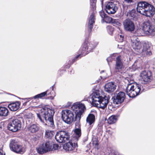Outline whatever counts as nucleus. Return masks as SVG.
I'll return each instance as SVG.
<instances>
[{"label":"nucleus","instance_id":"1a4fd4ad","mask_svg":"<svg viewBox=\"0 0 155 155\" xmlns=\"http://www.w3.org/2000/svg\"><path fill=\"white\" fill-rule=\"evenodd\" d=\"M61 115L62 118L65 123L70 124L73 122L74 114L71 110H63Z\"/></svg>","mask_w":155,"mask_h":155},{"label":"nucleus","instance_id":"39448f33","mask_svg":"<svg viewBox=\"0 0 155 155\" xmlns=\"http://www.w3.org/2000/svg\"><path fill=\"white\" fill-rule=\"evenodd\" d=\"M144 34L150 36H154L155 34V27L148 21L143 23V28H138L135 31V35L138 36H143Z\"/></svg>","mask_w":155,"mask_h":155},{"label":"nucleus","instance_id":"ddd939ff","mask_svg":"<svg viewBox=\"0 0 155 155\" xmlns=\"http://www.w3.org/2000/svg\"><path fill=\"white\" fill-rule=\"evenodd\" d=\"M72 140L68 143L64 144L63 146V148L66 151L69 153L76 152L77 151L78 145L77 142H74Z\"/></svg>","mask_w":155,"mask_h":155},{"label":"nucleus","instance_id":"393cba45","mask_svg":"<svg viewBox=\"0 0 155 155\" xmlns=\"http://www.w3.org/2000/svg\"><path fill=\"white\" fill-rule=\"evenodd\" d=\"M75 136L73 137V140H74L75 142L78 140L79 138L81 137V130L80 128H75L74 130Z\"/></svg>","mask_w":155,"mask_h":155},{"label":"nucleus","instance_id":"c9c22d12","mask_svg":"<svg viewBox=\"0 0 155 155\" xmlns=\"http://www.w3.org/2000/svg\"><path fill=\"white\" fill-rule=\"evenodd\" d=\"M124 39L123 34H121V35H119L117 38V40L119 42H122Z\"/></svg>","mask_w":155,"mask_h":155},{"label":"nucleus","instance_id":"4468645a","mask_svg":"<svg viewBox=\"0 0 155 155\" xmlns=\"http://www.w3.org/2000/svg\"><path fill=\"white\" fill-rule=\"evenodd\" d=\"M88 43V41H86L84 42L79 50V53L80 54L76 56L74 59L72 60V64L76 60L81 58L82 57L85 56L89 52V51L87 48Z\"/></svg>","mask_w":155,"mask_h":155},{"label":"nucleus","instance_id":"a211bd4d","mask_svg":"<svg viewBox=\"0 0 155 155\" xmlns=\"http://www.w3.org/2000/svg\"><path fill=\"white\" fill-rule=\"evenodd\" d=\"M105 7L106 12L109 14H114L118 9L117 5L112 2H108Z\"/></svg>","mask_w":155,"mask_h":155},{"label":"nucleus","instance_id":"5701e85b","mask_svg":"<svg viewBox=\"0 0 155 155\" xmlns=\"http://www.w3.org/2000/svg\"><path fill=\"white\" fill-rule=\"evenodd\" d=\"M131 44L132 48L135 51L140 50L142 47L141 42L137 41L136 39L133 40L131 39Z\"/></svg>","mask_w":155,"mask_h":155},{"label":"nucleus","instance_id":"c03bdc74","mask_svg":"<svg viewBox=\"0 0 155 155\" xmlns=\"http://www.w3.org/2000/svg\"><path fill=\"white\" fill-rule=\"evenodd\" d=\"M104 72V71H101V73L102 72Z\"/></svg>","mask_w":155,"mask_h":155},{"label":"nucleus","instance_id":"a878e982","mask_svg":"<svg viewBox=\"0 0 155 155\" xmlns=\"http://www.w3.org/2000/svg\"><path fill=\"white\" fill-rule=\"evenodd\" d=\"M9 111L6 107H0V116L6 117L8 114Z\"/></svg>","mask_w":155,"mask_h":155},{"label":"nucleus","instance_id":"4be33fe9","mask_svg":"<svg viewBox=\"0 0 155 155\" xmlns=\"http://www.w3.org/2000/svg\"><path fill=\"white\" fill-rule=\"evenodd\" d=\"M20 104V101H16L15 102H13L9 104L8 107L11 110L15 111H17L19 109Z\"/></svg>","mask_w":155,"mask_h":155},{"label":"nucleus","instance_id":"bb28decb","mask_svg":"<svg viewBox=\"0 0 155 155\" xmlns=\"http://www.w3.org/2000/svg\"><path fill=\"white\" fill-rule=\"evenodd\" d=\"M95 117L93 114H89L87 118L86 121L87 123L89 125L92 124L95 121Z\"/></svg>","mask_w":155,"mask_h":155},{"label":"nucleus","instance_id":"473e14b6","mask_svg":"<svg viewBox=\"0 0 155 155\" xmlns=\"http://www.w3.org/2000/svg\"><path fill=\"white\" fill-rule=\"evenodd\" d=\"M107 28L109 34L112 35L114 30V28L110 26H108L107 27Z\"/></svg>","mask_w":155,"mask_h":155},{"label":"nucleus","instance_id":"aec40b11","mask_svg":"<svg viewBox=\"0 0 155 155\" xmlns=\"http://www.w3.org/2000/svg\"><path fill=\"white\" fill-rule=\"evenodd\" d=\"M151 44L149 42H145L143 45V49L141 52L142 55L143 56H148L152 54L151 51L150 49Z\"/></svg>","mask_w":155,"mask_h":155},{"label":"nucleus","instance_id":"6e6552de","mask_svg":"<svg viewBox=\"0 0 155 155\" xmlns=\"http://www.w3.org/2000/svg\"><path fill=\"white\" fill-rule=\"evenodd\" d=\"M96 2L95 0H91L90 1V5L93 12L89 18L87 27V30L89 35L91 32L93 24L95 22L94 14L96 8Z\"/></svg>","mask_w":155,"mask_h":155},{"label":"nucleus","instance_id":"7ed1b4c3","mask_svg":"<svg viewBox=\"0 0 155 155\" xmlns=\"http://www.w3.org/2000/svg\"><path fill=\"white\" fill-rule=\"evenodd\" d=\"M93 104L102 109L106 107L109 102V96L102 97L97 92H94L90 96Z\"/></svg>","mask_w":155,"mask_h":155},{"label":"nucleus","instance_id":"2f4dec72","mask_svg":"<svg viewBox=\"0 0 155 155\" xmlns=\"http://www.w3.org/2000/svg\"><path fill=\"white\" fill-rule=\"evenodd\" d=\"M96 45L95 44H94L93 43L91 42L89 43L88 42L87 48L88 49L89 51V52L91 51L92 50L95 48L96 47Z\"/></svg>","mask_w":155,"mask_h":155},{"label":"nucleus","instance_id":"412c9836","mask_svg":"<svg viewBox=\"0 0 155 155\" xmlns=\"http://www.w3.org/2000/svg\"><path fill=\"white\" fill-rule=\"evenodd\" d=\"M116 87V85L114 82H109L105 85L104 90L106 92L111 93L115 90Z\"/></svg>","mask_w":155,"mask_h":155},{"label":"nucleus","instance_id":"cd10ccee","mask_svg":"<svg viewBox=\"0 0 155 155\" xmlns=\"http://www.w3.org/2000/svg\"><path fill=\"white\" fill-rule=\"evenodd\" d=\"M136 15V11L135 9H132L131 11H130L127 13V16L129 18L128 19L130 18V19L131 20L135 18Z\"/></svg>","mask_w":155,"mask_h":155},{"label":"nucleus","instance_id":"7c9ffc66","mask_svg":"<svg viewBox=\"0 0 155 155\" xmlns=\"http://www.w3.org/2000/svg\"><path fill=\"white\" fill-rule=\"evenodd\" d=\"M48 91H46L44 92L41 93L40 94H38L37 95H36L34 97H31V98H34L35 99L40 98H41L42 97L45 96V95H47Z\"/></svg>","mask_w":155,"mask_h":155},{"label":"nucleus","instance_id":"79ce46f5","mask_svg":"<svg viewBox=\"0 0 155 155\" xmlns=\"http://www.w3.org/2000/svg\"><path fill=\"white\" fill-rule=\"evenodd\" d=\"M0 155H3V153H2L1 152H0Z\"/></svg>","mask_w":155,"mask_h":155},{"label":"nucleus","instance_id":"6ab92c4d","mask_svg":"<svg viewBox=\"0 0 155 155\" xmlns=\"http://www.w3.org/2000/svg\"><path fill=\"white\" fill-rule=\"evenodd\" d=\"M124 68V64L121 57L120 55L117 56L116 58L115 65V71L116 72H120Z\"/></svg>","mask_w":155,"mask_h":155},{"label":"nucleus","instance_id":"c756f323","mask_svg":"<svg viewBox=\"0 0 155 155\" xmlns=\"http://www.w3.org/2000/svg\"><path fill=\"white\" fill-rule=\"evenodd\" d=\"M117 120V117L115 115L110 116L107 119V123L109 124H112L116 123Z\"/></svg>","mask_w":155,"mask_h":155},{"label":"nucleus","instance_id":"b1692460","mask_svg":"<svg viewBox=\"0 0 155 155\" xmlns=\"http://www.w3.org/2000/svg\"><path fill=\"white\" fill-rule=\"evenodd\" d=\"M28 130L31 133H34L39 130V127L37 124H33L29 126L28 127Z\"/></svg>","mask_w":155,"mask_h":155},{"label":"nucleus","instance_id":"f704fd0d","mask_svg":"<svg viewBox=\"0 0 155 155\" xmlns=\"http://www.w3.org/2000/svg\"><path fill=\"white\" fill-rule=\"evenodd\" d=\"M115 54H111L110 56L108 58H107V62L108 63V65H109V62H111L113 60V59H114V55Z\"/></svg>","mask_w":155,"mask_h":155},{"label":"nucleus","instance_id":"9b49d317","mask_svg":"<svg viewBox=\"0 0 155 155\" xmlns=\"http://www.w3.org/2000/svg\"><path fill=\"white\" fill-rule=\"evenodd\" d=\"M140 81L142 84H145L150 82L152 79V73L150 71H143L140 73Z\"/></svg>","mask_w":155,"mask_h":155},{"label":"nucleus","instance_id":"ea45409f","mask_svg":"<svg viewBox=\"0 0 155 155\" xmlns=\"http://www.w3.org/2000/svg\"><path fill=\"white\" fill-rule=\"evenodd\" d=\"M70 66L71 65L70 64H68L66 65L65 67L66 68H70Z\"/></svg>","mask_w":155,"mask_h":155},{"label":"nucleus","instance_id":"4c0bfd02","mask_svg":"<svg viewBox=\"0 0 155 155\" xmlns=\"http://www.w3.org/2000/svg\"><path fill=\"white\" fill-rule=\"evenodd\" d=\"M127 4H130L134 2L135 0H123Z\"/></svg>","mask_w":155,"mask_h":155},{"label":"nucleus","instance_id":"a19ab883","mask_svg":"<svg viewBox=\"0 0 155 155\" xmlns=\"http://www.w3.org/2000/svg\"><path fill=\"white\" fill-rule=\"evenodd\" d=\"M69 72H70V73L71 74L72 73H74V71L73 70H71Z\"/></svg>","mask_w":155,"mask_h":155},{"label":"nucleus","instance_id":"2eb2a0df","mask_svg":"<svg viewBox=\"0 0 155 155\" xmlns=\"http://www.w3.org/2000/svg\"><path fill=\"white\" fill-rule=\"evenodd\" d=\"M124 29L126 31L132 33L135 28L134 23L130 19H127L123 22Z\"/></svg>","mask_w":155,"mask_h":155},{"label":"nucleus","instance_id":"0eeeda50","mask_svg":"<svg viewBox=\"0 0 155 155\" xmlns=\"http://www.w3.org/2000/svg\"><path fill=\"white\" fill-rule=\"evenodd\" d=\"M58 146L57 144H52L49 142H47L45 143L40 145L36 148L37 152L40 154H42L53 150L58 149Z\"/></svg>","mask_w":155,"mask_h":155},{"label":"nucleus","instance_id":"423d86ee","mask_svg":"<svg viewBox=\"0 0 155 155\" xmlns=\"http://www.w3.org/2000/svg\"><path fill=\"white\" fill-rule=\"evenodd\" d=\"M71 109L74 112L75 114V128H80V120L81 115L85 109V106L82 103L76 102L73 104L71 107Z\"/></svg>","mask_w":155,"mask_h":155},{"label":"nucleus","instance_id":"58836bf2","mask_svg":"<svg viewBox=\"0 0 155 155\" xmlns=\"http://www.w3.org/2000/svg\"><path fill=\"white\" fill-rule=\"evenodd\" d=\"M109 155H118V154L117 153H110Z\"/></svg>","mask_w":155,"mask_h":155},{"label":"nucleus","instance_id":"f3484780","mask_svg":"<svg viewBox=\"0 0 155 155\" xmlns=\"http://www.w3.org/2000/svg\"><path fill=\"white\" fill-rule=\"evenodd\" d=\"M125 98V93L123 92H119L114 94L113 97V102L115 104H120L124 101Z\"/></svg>","mask_w":155,"mask_h":155},{"label":"nucleus","instance_id":"f8f14e48","mask_svg":"<svg viewBox=\"0 0 155 155\" xmlns=\"http://www.w3.org/2000/svg\"><path fill=\"white\" fill-rule=\"evenodd\" d=\"M21 121L17 119L11 120L8 125V129L13 132H15L20 130L21 127Z\"/></svg>","mask_w":155,"mask_h":155},{"label":"nucleus","instance_id":"37998d69","mask_svg":"<svg viewBox=\"0 0 155 155\" xmlns=\"http://www.w3.org/2000/svg\"><path fill=\"white\" fill-rule=\"evenodd\" d=\"M51 88L53 90V86H52L51 87Z\"/></svg>","mask_w":155,"mask_h":155},{"label":"nucleus","instance_id":"9d476101","mask_svg":"<svg viewBox=\"0 0 155 155\" xmlns=\"http://www.w3.org/2000/svg\"><path fill=\"white\" fill-rule=\"evenodd\" d=\"M70 136V134L68 132L62 130L59 131L56 133L55 138L57 141L59 143H64L69 140Z\"/></svg>","mask_w":155,"mask_h":155},{"label":"nucleus","instance_id":"dca6fc26","mask_svg":"<svg viewBox=\"0 0 155 155\" xmlns=\"http://www.w3.org/2000/svg\"><path fill=\"white\" fill-rule=\"evenodd\" d=\"M11 150L17 153L23 154L24 153L22 147L15 140H12L10 144Z\"/></svg>","mask_w":155,"mask_h":155},{"label":"nucleus","instance_id":"72a5a7b5","mask_svg":"<svg viewBox=\"0 0 155 155\" xmlns=\"http://www.w3.org/2000/svg\"><path fill=\"white\" fill-rule=\"evenodd\" d=\"M45 137L46 138L49 139H51L53 136L51 132L49 130L46 131L45 132Z\"/></svg>","mask_w":155,"mask_h":155},{"label":"nucleus","instance_id":"f03ea898","mask_svg":"<svg viewBox=\"0 0 155 155\" xmlns=\"http://www.w3.org/2000/svg\"><path fill=\"white\" fill-rule=\"evenodd\" d=\"M137 12L143 15L152 17L155 14V8L152 5L146 1H142L137 4Z\"/></svg>","mask_w":155,"mask_h":155},{"label":"nucleus","instance_id":"e433bc0d","mask_svg":"<svg viewBox=\"0 0 155 155\" xmlns=\"http://www.w3.org/2000/svg\"><path fill=\"white\" fill-rule=\"evenodd\" d=\"M99 14L101 18L103 19L104 18H105L107 16L106 14L103 10H101L99 12Z\"/></svg>","mask_w":155,"mask_h":155},{"label":"nucleus","instance_id":"c85d7f7f","mask_svg":"<svg viewBox=\"0 0 155 155\" xmlns=\"http://www.w3.org/2000/svg\"><path fill=\"white\" fill-rule=\"evenodd\" d=\"M109 20H110V21L111 22L114 26L117 27L118 28L121 25V24L118 19H113L111 18H109Z\"/></svg>","mask_w":155,"mask_h":155},{"label":"nucleus","instance_id":"f257e3e1","mask_svg":"<svg viewBox=\"0 0 155 155\" xmlns=\"http://www.w3.org/2000/svg\"><path fill=\"white\" fill-rule=\"evenodd\" d=\"M54 113L53 110L44 107L41 109L40 112L36 114L38 118L42 123L54 127L53 120Z\"/></svg>","mask_w":155,"mask_h":155},{"label":"nucleus","instance_id":"20e7f679","mask_svg":"<svg viewBox=\"0 0 155 155\" xmlns=\"http://www.w3.org/2000/svg\"><path fill=\"white\" fill-rule=\"evenodd\" d=\"M128 81H129L128 80ZM126 90L127 95L132 98L135 97L142 92L146 90L144 85L137 83L132 84V83L129 82Z\"/></svg>","mask_w":155,"mask_h":155}]
</instances>
